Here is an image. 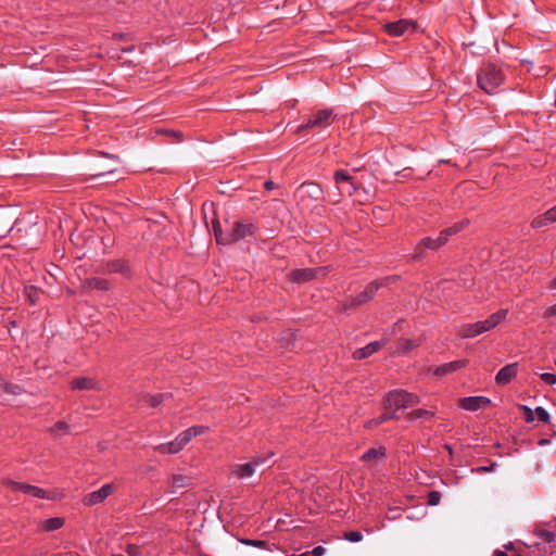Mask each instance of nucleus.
<instances>
[{"instance_id": "obj_36", "label": "nucleus", "mask_w": 556, "mask_h": 556, "mask_svg": "<svg viewBox=\"0 0 556 556\" xmlns=\"http://www.w3.org/2000/svg\"><path fill=\"white\" fill-rule=\"evenodd\" d=\"M0 389L4 392L17 393L18 387L5 383L2 379H0Z\"/></svg>"}, {"instance_id": "obj_30", "label": "nucleus", "mask_w": 556, "mask_h": 556, "mask_svg": "<svg viewBox=\"0 0 556 556\" xmlns=\"http://www.w3.org/2000/svg\"><path fill=\"white\" fill-rule=\"evenodd\" d=\"M197 434L192 431V428H188L181 433L177 435L179 442L185 446L192 438H195Z\"/></svg>"}, {"instance_id": "obj_18", "label": "nucleus", "mask_w": 556, "mask_h": 556, "mask_svg": "<svg viewBox=\"0 0 556 556\" xmlns=\"http://www.w3.org/2000/svg\"><path fill=\"white\" fill-rule=\"evenodd\" d=\"M556 222V205L548 211H546L544 214L536 216L533 218L531 226L533 228H541L545 227L552 223Z\"/></svg>"}, {"instance_id": "obj_11", "label": "nucleus", "mask_w": 556, "mask_h": 556, "mask_svg": "<svg viewBox=\"0 0 556 556\" xmlns=\"http://www.w3.org/2000/svg\"><path fill=\"white\" fill-rule=\"evenodd\" d=\"M8 485L11 488V490L20 491L31 497L48 500L52 498L46 490L35 485L16 481H8Z\"/></svg>"}, {"instance_id": "obj_53", "label": "nucleus", "mask_w": 556, "mask_h": 556, "mask_svg": "<svg viewBox=\"0 0 556 556\" xmlns=\"http://www.w3.org/2000/svg\"><path fill=\"white\" fill-rule=\"evenodd\" d=\"M113 556H123V555H121V554H114Z\"/></svg>"}, {"instance_id": "obj_3", "label": "nucleus", "mask_w": 556, "mask_h": 556, "mask_svg": "<svg viewBox=\"0 0 556 556\" xmlns=\"http://www.w3.org/2000/svg\"><path fill=\"white\" fill-rule=\"evenodd\" d=\"M337 119V115L331 109H324L312 112L306 123L300 125L296 129L298 134L304 130H313L315 132H321L324 129L331 126Z\"/></svg>"}, {"instance_id": "obj_42", "label": "nucleus", "mask_w": 556, "mask_h": 556, "mask_svg": "<svg viewBox=\"0 0 556 556\" xmlns=\"http://www.w3.org/2000/svg\"><path fill=\"white\" fill-rule=\"evenodd\" d=\"M326 553V548L323 546H316L312 549V556H323Z\"/></svg>"}, {"instance_id": "obj_19", "label": "nucleus", "mask_w": 556, "mask_h": 556, "mask_svg": "<svg viewBox=\"0 0 556 556\" xmlns=\"http://www.w3.org/2000/svg\"><path fill=\"white\" fill-rule=\"evenodd\" d=\"M467 364V361L466 359H459V361H454V362H451V363H446V364H443L441 366H438L434 370V375L438 376V377H443L447 374H451L453 371H456L463 367H465Z\"/></svg>"}, {"instance_id": "obj_33", "label": "nucleus", "mask_w": 556, "mask_h": 556, "mask_svg": "<svg viewBox=\"0 0 556 556\" xmlns=\"http://www.w3.org/2000/svg\"><path fill=\"white\" fill-rule=\"evenodd\" d=\"M344 539L349 542L356 543L363 540V534L359 531H350L344 533Z\"/></svg>"}, {"instance_id": "obj_17", "label": "nucleus", "mask_w": 556, "mask_h": 556, "mask_svg": "<svg viewBox=\"0 0 556 556\" xmlns=\"http://www.w3.org/2000/svg\"><path fill=\"white\" fill-rule=\"evenodd\" d=\"M517 371H518L517 363H513V364H508V365L504 366L503 368L500 369V371L495 376L496 383H498V384L509 383L513 380V378L516 377Z\"/></svg>"}, {"instance_id": "obj_49", "label": "nucleus", "mask_w": 556, "mask_h": 556, "mask_svg": "<svg viewBox=\"0 0 556 556\" xmlns=\"http://www.w3.org/2000/svg\"><path fill=\"white\" fill-rule=\"evenodd\" d=\"M549 314L551 315H556V304L551 307Z\"/></svg>"}, {"instance_id": "obj_21", "label": "nucleus", "mask_w": 556, "mask_h": 556, "mask_svg": "<svg viewBox=\"0 0 556 556\" xmlns=\"http://www.w3.org/2000/svg\"><path fill=\"white\" fill-rule=\"evenodd\" d=\"M184 448L182 444L179 442L178 438L169 443L160 444L155 447V450L161 454H176Z\"/></svg>"}, {"instance_id": "obj_23", "label": "nucleus", "mask_w": 556, "mask_h": 556, "mask_svg": "<svg viewBox=\"0 0 556 556\" xmlns=\"http://www.w3.org/2000/svg\"><path fill=\"white\" fill-rule=\"evenodd\" d=\"M64 525V519L61 517H53L46 519L41 522V528L46 531H54L62 528Z\"/></svg>"}, {"instance_id": "obj_1", "label": "nucleus", "mask_w": 556, "mask_h": 556, "mask_svg": "<svg viewBox=\"0 0 556 556\" xmlns=\"http://www.w3.org/2000/svg\"><path fill=\"white\" fill-rule=\"evenodd\" d=\"M507 313V309H500L485 320L463 325L459 329V336L468 339L490 331L505 320Z\"/></svg>"}, {"instance_id": "obj_16", "label": "nucleus", "mask_w": 556, "mask_h": 556, "mask_svg": "<svg viewBox=\"0 0 556 556\" xmlns=\"http://www.w3.org/2000/svg\"><path fill=\"white\" fill-rule=\"evenodd\" d=\"M387 458L386 448L382 446L371 447L363 454L362 460L371 467L382 464Z\"/></svg>"}, {"instance_id": "obj_9", "label": "nucleus", "mask_w": 556, "mask_h": 556, "mask_svg": "<svg viewBox=\"0 0 556 556\" xmlns=\"http://www.w3.org/2000/svg\"><path fill=\"white\" fill-rule=\"evenodd\" d=\"M466 224H467V222H462L460 224L450 227V228L443 230L439 235V237L435 239H432V238L422 239L416 248L415 257H419L421 255L422 249H432V250L439 249L441 245H443L447 241L448 236L460 231L465 227Z\"/></svg>"}, {"instance_id": "obj_26", "label": "nucleus", "mask_w": 556, "mask_h": 556, "mask_svg": "<svg viewBox=\"0 0 556 556\" xmlns=\"http://www.w3.org/2000/svg\"><path fill=\"white\" fill-rule=\"evenodd\" d=\"M188 478L182 475H175L170 481V493H175L177 490L187 485Z\"/></svg>"}, {"instance_id": "obj_34", "label": "nucleus", "mask_w": 556, "mask_h": 556, "mask_svg": "<svg viewBox=\"0 0 556 556\" xmlns=\"http://www.w3.org/2000/svg\"><path fill=\"white\" fill-rule=\"evenodd\" d=\"M441 501V493L439 491H431L429 492L428 494V505L430 506H435L440 503Z\"/></svg>"}, {"instance_id": "obj_40", "label": "nucleus", "mask_w": 556, "mask_h": 556, "mask_svg": "<svg viewBox=\"0 0 556 556\" xmlns=\"http://www.w3.org/2000/svg\"><path fill=\"white\" fill-rule=\"evenodd\" d=\"M164 397H165L164 394H159V395L151 396L150 397L151 405L152 406H157L164 400Z\"/></svg>"}, {"instance_id": "obj_43", "label": "nucleus", "mask_w": 556, "mask_h": 556, "mask_svg": "<svg viewBox=\"0 0 556 556\" xmlns=\"http://www.w3.org/2000/svg\"><path fill=\"white\" fill-rule=\"evenodd\" d=\"M127 553L129 556H137L139 554V547L136 545H128Z\"/></svg>"}, {"instance_id": "obj_7", "label": "nucleus", "mask_w": 556, "mask_h": 556, "mask_svg": "<svg viewBox=\"0 0 556 556\" xmlns=\"http://www.w3.org/2000/svg\"><path fill=\"white\" fill-rule=\"evenodd\" d=\"M255 231V226L253 224H244L240 222H236L232 225V228L229 232L223 233L222 231L215 228V236L218 243L230 244L240 239H244L247 237L253 236Z\"/></svg>"}, {"instance_id": "obj_22", "label": "nucleus", "mask_w": 556, "mask_h": 556, "mask_svg": "<svg viewBox=\"0 0 556 556\" xmlns=\"http://www.w3.org/2000/svg\"><path fill=\"white\" fill-rule=\"evenodd\" d=\"M72 388L76 390H91L96 388V382L90 378L81 377L72 381Z\"/></svg>"}, {"instance_id": "obj_48", "label": "nucleus", "mask_w": 556, "mask_h": 556, "mask_svg": "<svg viewBox=\"0 0 556 556\" xmlns=\"http://www.w3.org/2000/svg\"><path fill=\"white\" fill-rule=\"evenodd\" d=\"M494 556H507V554L503 551H496Z\"/></svg>"}, {"instance_id": "obj_35", "label": "nucleus", "mask_w": 556, "mask_h": 556, "mask_svg": "<svg viewBox=\"0 0 556 556\" xmlns=\"http://www.w3.org/2000/svg\"><path fill=\"white\" fill-rule=\"evenodd\" d=\"M535 414H536V417L540 421L542 422H548L549 420V414L546 412L545 408L541 407V406H538L535 408Z\"/></svg>"}, {"instance_id": "obj_24", "label": "nucleus", "mask_w": 556, "mask_h": 556, "mask_svg": "<svg viewBox=\"0 0 556 556\" xmlns=\"http://www.w3.org/2000/svg\"><path fill=\"white\" fill-rule=\"evenodd\" d=\"M85 286L90 289H97V290H109L110 289L109 281L105 279H102V278L87 279L85 281Z\"/></svg>"}, {"instance_id": "obj_28", "label": "nucleus", "mask_w": 556, "mask_h": 556, "mask_svg": "<svg viewBox=\"0 0 556 556\" xmlns=\"http://www.w3.org/2000/svg\"><path fill=\"white\" fill-rule=\"evenodd\" d=\"M108 269L110 273H122L126 274L128 271L127 265L123 261H114L108 265Z\"/></svg>"}, {"instance_id": "obj_27", "label": "nucleus", "mask_w": 556, "mask_h": 556, "mask_svg": "<svg viewBox=\"0 0 556 556\" xmlns=\"http://www.w3.org/2000/svg\"><path fill=\"white\" fill-rule=\"evenodd\" d=\"M417 346V343L409 339H400L397 341L396 351L400 353H406Z\"/></svg>"}, {"instance_id": "obj_15", "label": "nucleus", "mask_w": 556, "mask_h": 556, "mask_svg": "<svg viewBox=\"0 0 556 556\" xmlns=\"http://www.w3.org/2000/svg\"><path fill=\"white\" fill-rule=\"evenodd\" d=\"M326 270L327 267L298 269L291 274V279L295 282L302 283L314 279L318 275H325Z\"/></svg>"}, {"instance_id": "obj_38", "label": "nucleus", "mask_w": 556, "mask_h": 556, "mask_svg": "<svg viewBox=\"0 0 556 556\" xmlns=\"http://www.w3.org/2000/svg\"><path fill=\"white\" fill-rule=\"evenodd\" d=\"M522 409L525 412L526 420L528 422L533 421L534 420L533 410L530 407L526 406V405L522 406Z\"/></svg>"}, {"instance_id": "obj_45", "label": "nucleus", "mask_w": 556, "mask_h": 556, "mask_svg": "<svg viewBox=\"0 0 556 556\" xmlns=\"http://www.w3.org/2000/svg\"><path fill=\"white\" fill-rule=\"evenodd\" d=\"M30 291H31V292H34V295H33L31 293H28V298H29V300H30V302H31V303H35V302H36L37 291H36V290H34L33 288H31V290H30Z\"/></svg>"}, {"instance_id": "obj_10", "label": "nucleus", "mask_w": 556, "mask_h": 556, "mask_svg": "<svg viewBox=\"0 0 556 556\" xmlns=\"http://www.w3.org/2000/svg\"><path fill=\"white\" fill-rule=\"evenodd\" d=\"M115 491L116 485L114 483L103 484L99 490L92 491L84 495L81 503L87 507L101 504Z\"/></svg>"}, {"instance_id": "obj_44", "label": "nucleus", "mask_w": 556, "mask_h": 556, "mask_svg": "<svg viewBox=\"0 0 556 556\" xmlns=\"http://www.w3.org/2000/svg\"><path fill=\"white\" fill-rule=\"evenodd\" d=\"M493 466L494 465L481 466V467H478V468L473 469V471H477V472H488V471H491L493 469Z\"/></svg>"}, {"instance_id": "obj_51", "label": "nucleus", "mask_w": 556, "mask_h": 556, "mask_svg": "<svg viewBox=\"0 0 556 556\" xmlns=\"http://www.w3.org/2000/svg\"><path fill=\"white\" fill-rule=\"evenodd\" d=\"M553 288H556V278L553 281Z\"/></svg>"}, {"instance_id": "obj_14", "label": "nucleus", "mask_w": 556, "mask_h": 556, "mask_svg": "<svg viewBox=\"0 0 556 556\" xmlns=\"http://www.w3.org/2000/svg\"><path fill=\"white\" fill-rule=\"evenodd\" d=\"M491 404L490 399L485 396H469V397H463L459 401V405L462 408L469 410V412H476L479 409H483L488 407Z\"/></svg>"}, {"instance_id": "obj_25", "label": "nucleus", "mask_w": 556, "mask_h": 556, "mask_svg": "<svg viewBox=\"0 0 556 556\" xmlns=\"http://www.w3.org/2000/svg\"><path fill=\"white\" fill-rule=\"evenodd\" d=\"M393 418H396V415H394V410H384V413L381 416L368 421L367 427H376Z\"/></svg>"}, {"instance_id": "obj_47", "label": "nucleus", "mask_w": 556, "mask_h": 556, "mask_svg": "<svg viewBox=\"0 0 556 556\" xmlns=\"http://www.w3.org/2000/svg\"><path fill=\"white\" fill-rule=\"evenodd\" d=\"M247 543L250 544V545H253V546H261V545H263L262 541H247Z\"/></svg>"}, {"instance_id": "obj_20", "label": "nucleus", "mask_w": 556, "mask_h": 556, "mask_svg": "<svg viewBox=\"0 0 556 556\" xmlns=\"http://www.w3.org/2000/svg\"><path fill=\"white\" fill-rule=\"evenodd\" d=\"M381 345H382V343L379 341L370 342L366 346L356 350L353 353V357L355 359L366 358V357L372 355L374 353H376L381 348Z\"/></svg>"}, {"instance_id": "obj_31", "label": "nucleus", "mask_w": 556, "mask_h": 556, "mask_svg": "<svg viewBox=\"0 0 556 556\" xmlns=\"http://www.w3.org/2000/svg\"><path fill=\"white\" fill-rule=\"evenodd\" d=\"M197 434L192 431V428H188L181 433L177 435L179 442L185 446L192 438H195Z\"/></svg>"}, {"instance_id": "obj_32", "label": "nucleus", "mask_w": 556, "mask_h": 556, "mask_svg": "<svg viewBox=\"0 0 556 556\" xmlns=\"http://www.w3.org/2000/svg\"><path fill=\"white\" fill-rule=\"evenodd\" d=\"M433 413L427 409H415L409 413V419H418V418H431Z\"/></svg>"}, {"instance_id": "obj_41", "label": "nucleus", "mask_w": 556, "mask_h": 556, "mask_svg": "<svg viewBox=\"0 0 556 556\" xmlns=\"http://www.w3.org/2000/svg\"><path fill=\"white\" fill-rule=\"evenodd\" d=\"M191 428L192 431L197 434V437L205 433L208 430V428L205 426H192Z\"/></svg>"}, {"instance_id": "obj_13", "label": "nucleus", "mask_w": 556, "mask_h": 556, "mask_svg": "<svg viewBox=\"0 0 556 556\" xmlns=\"http://www.w3.org/2000/svg\"><path fill=\"white\" fill-rule=\"evenodd\" d=\"M388 279H383L380 281H374L366 286V288L356 294V296L352 300L351 306L362 305L369 300H371L377 293L378 289L384 285V281Z\"/></svg>"}, {"instance_id": "obj_50", "label": "nucleus", "mask_w": 556, "mask_h": 556, "mask_svg": "<svg viewBox=\"0 0 556 556\" xmlns=\"http://www.w3.org/2000/svg\"><path fill=\"white\" fill-rule=\"evenodd\" d=\"M296 556H311V552H306V553H303V554H300V555H296Z\"/></svg>"}, {"instance_id": "obj_6", "label": "nucleus", "mask_w": 556, "mask_h": 556, "mask_svg": "<svg viewBox=\"0 0 556 556\" xmlns=\"http://www.w3.org/2000/svg\"><path fill=\"white\" fill-rule=\"evenodd\" d=\"M268 456H257L254 457L251 462L244 464H236L231 467V473L236 476L238 479H248L254 476L257 471L264 470L265 468L270 466V457Z\"/></svg>"}, {"instance_id": "obj_39", "label": "nucleus", "mask_w": 556, "mask_h": 556, "mask_svg": "<svg viewBox=\"0 0 556 556\" xmlns=\"http://www.w3.org/2000/svg\"><path fill=\"white\" fill-rule=\"evenodd\" d=\"M540 535L545 542H552L555 538V534L553 532L546 530L541 531Z\"/></svg>"}, {"instance_id": "obj_12", "label": "nucleus", "mask_w": 556, "mask_h": 556, "mask_svg": "<svg viewBox=\"0 0 556 556\" xmlns=\"http://www.w3.org/2000/svg\"><path fill=\"white\" fill-rule=\"evenodd\" d=\"M384 29L391 36H403L415 30V23L409 20H400L387 23Z\"/></svg>"}, {"instance_id": "obj_8", "label": "nucleus", "mask_w": 556, "mask_h": 556, "mask_svg": "<svg viewBox=\"0 0 556 556\" xmlns=\"http://www.w3.org/2000/svg\"><path fill=\"white\" fill-rule=\"evenodd\" d=\"M323 188L313 181L302 184L295 191V198L304 207H311L314 202L323 199Z\"/></svg>"}, {"instance_id": "obj_5", "label": "nucleus", "mask_w": 556, "mask_h": 556, "mask_svg": "<svg viewBox=\"0 0 556 556\" xmlns=\"http://www.w3.org/2000/svg\"><path fill=\"white\" fill-rule=\"evenodd\" d=\"M419 403V397L403 390L390 391L383 401L384 410H394V415L399 409H405Z\"/></svg>"}, {"instance_id": "obj_37", "label": "nucleus", "mask_w": 556, "mask_h": 556, "mask_svg": "<svg viewBox=\"0 0 556 556\" xmlns=\"http://www.w3.org/2000/svg\"><path fill=\"white\" fill-rule=\"evenodd\" d=\"M541 379L547 383V384H555L556 383V375L554 374H551V372H544L541 375Z\"/></svg>"}, {"instance_id": "obj_2", "label": "nucleus", "mask_w": 556, "mask_h": 556, "mask_svg": "<svg viewBox=\"0 0 556 556\" xmlns=\"http://www.w3.org/2000/svg\"><path fill=\"white\" fill-rule=\"evenodd\" d=\"M478 85L488 94H493L504 83L502 68L495 63L484 64L478 74Z\"/></svg>"}, {"instance_id": "obj_29", "label": "nucleus", "mask_w": 556, "mask_h": 556, "mask_svg": "<svg viewBox=\"0 0 556 556\" xmlns=\"http://www.w3.org/2000/svg\"><path fill=\"white\" fill-rule=\"evenodd\" d=\"M54 435H63L70 432V426L65 421H58L51 429Z\"/></svg>"}, {"instance_id": "obj_4", "label": "nucleus", "mask_w": 556, "mask_h": 556, "mask_svg": "<svg viewBox=\"0 0 556 556\" xmlns=\"http://www.w3.org/2000/svg\"><path fill=\"white\" fill-rule=\"evenodd\" d=\"M333 179L336 191L328 192V200L331 203H339L343 195L352 197L358 190V186L352 176L348 175L344 170H337Z\"/></svg>"}, {"instance_id": "obj_46", "label": "nucleus", "mask_w": 556, "mask_h": 556, "mask_svg": "<svg viewBox=\"0 0 556 556\" xmlns=\"http://www.w3.org/2000/svg\"><path fill=\"white\" fill-rule=\"evenodd\" d=\"M274 187H275V184L273 181L268 180L265 182V188L267 190H271V189H274Z\"/></svg>"}, {"instance_id": "obj_52", "label": "nucleus", "mask_w": 556, "mask_h": 556, "mask_svg": "<svg viewBox=\"0 0 556 556\" xmlns=\"http://www.w3.org/2000/svg\"><path fill=\"white\" fill-rule=\"evenodd\" d=\"M545 443H546V441H545V440H541V441H540V444H545Z\"/></svg>"}]
</instances>
